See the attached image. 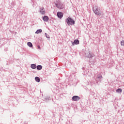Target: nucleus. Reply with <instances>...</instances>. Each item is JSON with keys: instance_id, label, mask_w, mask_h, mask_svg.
Segmentation results:
<instances>
[{"instance_id": "obj_16", "label": "nucleus", "mask_w": 124, "mask_h": 124, "mask_svg": "<svg viewBox=\"0 0 124 124\" xmlns=\"http://www.w3.org/2000/svg\"><path fill=\"white\" fill-rule=\"evenodd\" d=\"M121 46H124V41L123 40L122 41H121Z\"/></svg>"}, {"instance_id": "obj_12", "label": "nucleus", "mask_w": 124, "mask_h": 124, "mask_svg": "<svg viewBox=\"0 0 124 124\" xmlns=\"http://www.w3.org/2000/svg\"><path fill=\"white\" fill-rule=\"evenodd\" d=\"M31 68H32V69H35V68H36V65L35 64H31Z\"/></svg>"}, {"instance_id": "obj_11", "label": "nucleus", "mask_w": 124, "mask_h": 124, "mask_svg": "<svg viewBox=\"0 0 124 124\" xmlns=\"http://www.w3.org/2000/svg\"><path fill=\"white\" fill-rule=\"evenodd\" d=\"M41 32H42V30L39 29L37 30V31L35 32V33H36L37 34H38V33H40Z\"/></svg>"}, {"instance_id": "obj_13", "label": "nucleus", "mask_w": 124, "mask_h": 124, "mask_svg": "<svg viewBox=\"0 0 124 124\" xmlns=\"http://www.w3.org/2000/svg\"><path fill=\"white\" fill-rule=\"evenodd\" d=\"M37 69H38V70H41V69H42V66L39 65L37 66Z\"/></svg>"}, {"instance_id": "obj_5", "label": "nucleus", "mask_w": 124, "mask_h": 124, "mask_svg": "<svg viewBox=\"0 0 124 124\" xmlns=\"http://www.w3.org/2000/svg\"><path fill=\"white\" fill-rule=\"evenodd\" d=\"M78 44H79L78 40H75L74 42L72 43L73 46H74L75 45H78Z\"/></svg>"}, {"instance_id": "obj_2", "label": "nucleus", "mask_w": 124, "mask_h": 124, "mask_svg": "<svg viewBox=\"0 0 124 124\" xmlns=\"http://www.w3.org/2000/svg\"><path fill=\"white\" fill-rule=\"evenodd\" d=\"M66 22L68 25L71 26H72V25H74V24H75V21L70 17H68L66 19Z\"/></svg>"}, {"instance_id": "obj_14", "label": "nucleus", "mask_w": 124, "mask_h": 124, "mask_svg": "<svg viewBox=\"0 0 124 124\" xmlns=\"http://www.w3.org/2000/svg\"><path fill=\"white\" fill-rule=\"evenodd\" d=\"M28 46H29V47H32V44L31 42H28L27 43Z\"/></svg>"}, {"instance_id": "obj_15", "label": "nucleus", "mask_w": 124, "mask_h": 124, "mask_svg": "<svg viewBox=\"0 0 124 124\" xmlns=\"http://www.w3.org/2000/svg\"><path fill=\"white\" fill-rule=\"evenodd\" d=\"M116 92L117 93H122V92H123V90H122V89L119 88L116 90Z\"/></svg>"}, {"instance_id": "obj_3", "label": "nucleus", "mask_w": 124, "mask_h": 124, "mask_svg": "<svg viewBox=\"0 0 124 124\" xmlns=\"http://www.w3.org/2000/svg\"><path fill=\"white\" fill-rule=\"evenodd\" d=\"M80 97L78 96H74L72 97V100H73V101H78V100H80Z\"/></svg>"}, {"instance_id": "obj_8", "label": "nucleus", "mask_w": 124, "mask_h": 124, "mask_svg": "<svg viewBox=\"0 0 124 124\" xmlns=\"http://www.w3.org/2000/svg\"><path fill=\"white\" fill-rule=\"evenodd\" d=\"M43 20L45 21V22H48V20H49V17L47 16H45L43 17Z\"/></svg>"}, {"instance_id": "obj_9", "label": "nucleus", "mask_w": 124, "mask_h": 124, "mask_svg": "<svg viewBox=\"0 0 124 124\" xmlns=\"http://www.w3.org/2000/svg\"><path fill=\"white\" fill-rule=\"evenodd\" d=\"M41 14H45V10L44 9V8H42L40 10Z\"/></svg>"}, {"instance_id": "obj_4", "label": "nucleus", "mask_w": 124, "mask_h": 124, "mask_svg": "<svg viewBox=\"0 0 124 124\" xmlns=\"http://www.w3.org/2000/svg\"><path fill=\"white\" fill-rule=\"evenodd\" d=\"M57 16H58V18H60V19H62V17H63V14H62V13L61 12H58L57 13Z\"/></svg>"}, {"instance_id": "obj_10", "label": "nucleus", "mask_w": 124, "mask_h": 124, "mask_svg": "<svg viewBox=\"0 0 124 124\" xmlns=\"http://www.w3.org/2000/svg\"><path fill=\"white\" fill-rule=\"evenodd\" d=\"M35 80L36 82H38V83L40 82V78L38 77L35 78Z\"/></svg>"}, {"instance_id": "obj_7", "label": "nucleus", "mask_w": 124, "mask_h": 124, "mask_svg": "<svg viewBox=\"0 0 124 124\" xmlns=\"http://www.w3.org/2000/svg\"><path fill=\"white\" fill-rule=\"evenodd\" d=\"M57 7H58V8H60V9H62L64 6L62 3H61L59 5H58Z\"/></svg>"}, {"instance_id": "obj_1", "label": "nucleus", "mask_w": 124, "mask_h": 124, "mask_svg": "<svg viewBox=\"0 0 124 124\" xmlns=\"http://www.w3.org/2000/svg\"><path fill=\"white\" fill-rule=\"evenodd\" d=\"M93 10L94 13H95L96 15H98V16H100V15H101V12H100L99 9H98V7L97 6H95L93 8Z\"/></svg>"}, {"instance_id": "obj_18", "label": "nucleus", "mask_w": 124, "mask_h": 124, "mask_svg": "<svg viewBox=\"0 0 124 124\" xmlns=\"http://www.w3.org/2000/svg\"><path fill=\"white\" fill-rule=\"evenodd\" d=\"M46 37L47 38H50V37H47V36H46Z\"/></svg>"}, {"instance_id": "obj_6", "label": "nucleus", "mask_w": 124, "mask_h": 124, "mask_svg": "<svg viewBox=\"0 0 124 124\" xmlns=\"http://www.w3.org/2000/svg\"><path fill=\"white\" fill-rule=\"evenodd\" d=\"M61 1L60 0H57L56 1H55V4L56 5V6L57 7L59 6V5L61 3Z\"/></svg>"}, {"instance_id": "obj_17", "label": "nucleus", "mask_w": 124, "mask_h": 124, "mask_svg": "<svg viewBox=\"0 0 124 124\" xmlns=\"http://www.w3.org/2000/svg\"><path fill=\"white\" fill-rule=\"evenodd\" d=\"M38 49H41V48L40 47V46H38Z\"/></svg>"}]
</instances>
